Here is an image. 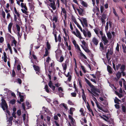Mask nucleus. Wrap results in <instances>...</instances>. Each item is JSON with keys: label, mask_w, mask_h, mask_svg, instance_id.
Listing matches in <instances>:
<instances>
[{"label": "nucleus", "mask_w": 126, "mask_h": 126, "mask_svg": "<svg viewBox=\"0 0 126 126\" xmlns=\"http://www.w3.org/2000/svg\"><path fill=\"white\" fill-rule=\"evenodd\" d=\"M53 83L51 80H50L48 85L49 87L51 88L52 90L54 91H55V87L53 85Z\"/></svg>", "instance_id": "nucleus-6"}, {"label": "nucleus", "mask_w": 126, "mask_h": 126, "mask_svg": "<svg viewBox=\"0 0 126 126\" xmlns=\"http://www.w3.org/2000/svg\"><path fill=\"white\" fill-rule=\"evenodd\" d=\"M87 108L89 111L91 112L92 115L94 116V115L93 112L91 109L90 108V106L88 104V105H87Z\"/></svg>", "instance_id": "nucleus-25"}, {"label": "nucleus", "mask_w": 126, "mask_h": 126, "mask_svg": "<svg viewBox=\"0 0 126 126\" xmlns=\"http://www.w3.org/2000/svg\"><path fill=\"white\" fill-rule=\"evenodd\" d=\"M73 33L74 34H75L76 35V36L79 37V31H78V30H77V35L76 34L75 32H73Z\"/></svg>", "instance_id": "nucleus-51"}, {"label": "nucleus", "mask_w": 126, "mask_h": 126, "mask_svg": "<svg viewBox=\"0 0 126 126\" xmlns=\"http://www.w3.org/2000/svg\"><path fill=\"white\" fill-rule=\"evenodd\" d=\"M79 111L81 112V115L82 116H84L85 115V113L83 112V110L82 108H81Z\"/></svg>", "instance_id": "nucleus-32"}, {"label": "nucleus", "mask_w": 126, "mask_h": 126, "mask_svg": "<svg viewBox=\"0 0 126 126\" xmlns=\"http://www.w3.org/2000/svg\"><path fill=\"white\" fill-rule=\"evenodd\" d=\"M71 19L72 21H73L75 24H78L77 22L75 17L73 16H72Z\"/></svg>", "instance_id": "nucleus-28"}, {"label": "nucleus", "mask_w": 126, "mask_h": 126, "mask_svg": "<svg viewBox=\"0 0 126 126\" xmlns=\"http://www.w3.org/2000/svg\"><path fill=\"white\" fill-rule=\"evenodd\" d=\"M1 107L4 110H5V108L6 109H8V106L6 102V101L4 98L2 99Z\"/></svg>", "instance_id": "nucleus-3"}, {"label": "nucleus", "mask_w": 126, "mask_h": 126, "mask_svg": "<svg viewBox=\"0 0 126 126\" xmlns=\"http://www.w3.org/2000/svg\"><path fill=\"white\" fill-rule=\"evenodd\" d=\"M52 2H51L49 6L51 7L53 9V10H54L56 9V7L55 6V2L53 0Z\"/></svg>", "instance_id": "nucleus-9"}, {"label": "nucleus", "mask_w": 126, "mask_h": 126, "mask_svg": "<svg viewBox=\"0 0 126 126\" xmlns=\"http://www.w3.org/2000/svg\"><path fill=\"white\" fill-rule=\"evenodd\" d=\"M123 51L125 53L126 52V47H123Z\"/></svg>", "instance_id": "nucleus-64"}, {"label": "nucleus", "mask_w": 126, "mask_h": 126, "mask_svg": "<svg viewBox=\"0 0 126 126\" xmlns=\"http://www.w3.org/2000/svg\"><path fill=\"white\" fill-rule=\"evenodd\" d=\"M102 39L103 41L104 44L105 45H106L109 42L108 41L105 36L103 35V36H102Z\"/></svg>", "instance_id": "nucleus-7"}, {"label": "nucleus", "mask_w": 126, "mask_h": 126, "mask_svg": "<svg viewBox=\"0 0 126 126\" xmlns=\"http://www.w3.org/2000/svg\"><path fill=\"white\" fill-rule=\"evenodd\" d=\"M107 69L108 72L110 73H112V69L110 66L109 65L107 66Z\"/></svg>", "instance_id": "nucleus-19"}, {"label": "nucleus", "mask_w": 126, "mask_h": 126, "mask_svg": "<svg viewBox=\"0 0 126 126\" xmlns=\"http://www.w3.org/2000/svg\"><path fill=\"white\" fill-rule=\"evenodd\" d=\"M68 101V103L70 105H74V104L73 102L71 101L70 100H69Z\"/></svg>", "instance_id": "nucleus-61"}, {"label": "nucleus", "mask_w": 126, "mask_h": 126, "mask_svg": "<svg viewBox=\"0 0 126 126\" xmlns=\"http://www.w3.org/2000/svg\"><path fill=\"white\" fill-rule=\"evenodd\" d=\"M58 17L57 15H54L53 16L52 21L53 22V24H54V23H56L58 21Z\"/></svg>", "instance_id": "nucleus-11"}, {"label": "nucleus", "mask_w": 126, "mask_h": 126, "mask_svg": "<svg viewBox=\"0 0 126 126\" xmlns=\"http://www.w3.org/2000/svg\"><path fill=\"white\" fill-rule=\"evenodd\" d=\"M93 82H94L95 84L97 83V81L96 80H95L94 79H90Z\"/></svg>", "instance_id": "nucleus-52"}, {"label": "nucleus", "mask_w": 126, "mask_h": 126, "mask_svg": "<svg viewBox=\"0 0 126 126\" xmlns=\"http://www.w3.org/2000/svg\"><path fill=\"white\" fill-rule=\"evenodd\" d=\"M17 113L18 116H20L21 114V110H20V109L17 110Z\"/></svg>", "instance_id": "nucleus-43"}, {"label": "nucleus", "mask_w": 126, "mask_h": 126, "mask_svg": "<svg viewBox=\"0 0 126 126\" xmlns=\"http://www.w3.org/2000/svg\"><path fill=\"white\" fill-rule=\"evenodd\" d=\"M72 96V97H75L76 95V94L75 93H72L71 94Z\"/></svg>", "instance_id": "nucleus-60"}, {"label": "nucleus", "mask_w": 126, "mask_h": 126, "mask_svg": "<svg viewBox=\"0 0 126 126\" xmlns=\"http://www.w3.org/2000/svg\"><path fill=\"white\" fill-rule=\"evenodd\" d=\"M122 79L121 80L119 81V85H120L121 87H122V82L123 83V80Z\"/></svg>", "instance_id": "nucleus-42"}, {"label": "nucleus", "mask_w": 126, "mask_h": 126, "mask_svg": "<svg viewBox=\"0 0 126 126\" xmlns=\"http://www.w3.org/2000/svg\"><path fill=\"white\" fill-rule=\"evenodd\" d=\"M8 125L9 126H11L12 125V121L8 120Z\"/></svg>", "instance_id": "nucleus-56"}, {"label": "nucleus", "mask_w": 126, "mask_h": 126, "mask_svg": "<svg viewBox=\"0 0 126 126\" xmlns=\"http://www.w3.org/2000/svg\"><path fill=\"white\" fill-rule=\"evenodd\" d=\"M100 50L102 52H105L107 50V47L106 46L105 47H104L103 43H100Z\"/></svg>", "instance_id": "nucleus-5"}, {"label": "nucleus", "mask_w": 126, "mask_h": 126, "mask_svg": "<svg viewBox=\"0 0 126 126\" xmlns=\"http://www.w3.org/2000/svg\"><path fill=\"white\" fill-rule=\"evenodd\" d=\"M47 49L48 50H49L51 48V46L50 44H49L48 41L47 42Z\"/></svg>", "instance_id": "nucleus-33"}, {"label": "nucleus", "mask_w": 126, "mask_h": 126, "mask_svg": "<svg viewBox=\"0 0 126 126\" xmlns=\"http://www.w3.org/2000/svg\"><path fill=\"white\" fill-rule=\"evenodd\" d=\"M59 95L60 97H63L64 94L61 92H59Z\"/></svg>", "instance_id": "nucleus-46"}, {"label": "nucleus", "mask_w": 126, "mask_h": 126, "mask_svg": "<svg viewBox=\"0 0 126 126\" xmlns=\"http://www.w3.org/2000/svg\"><path fill=\"white\" fill-rule=\"evenodd\" d=\"M121 64H118L116 65V68L117 70H118L121 66Z\"/></svg>", "instance_id": "nucleus-55"}, {"label": "nucleus", "mask_w": 126, "mask_h": 126, "mask_svg": "<svg viewBox=\"0 0 126 126\" xmlns=\"http://www.w3.org/2000/svg\"><path fill=\"white\" fill-rule=\"evenodd\" d=\"M64 60V58L62 56H61L60 58V61L59 62H63Z\"/></svg>", "instance_id": "nucleus-54"}, {"label": "nucleus", "mask_w": 126, "mask_h": 126, "mask_svg": "<svg viewBox=\"0 0 126 126\" xmlns=\"http://www.w3.org/2000/svg\"><path fill=\"white\" fill-rule=\"evenodd\" d=\"M74 109V108H70L69 110V113L70 114L72 115L73 114V110Z\"/></svg>", "instance_id": "nucleus-36"}, {"label": "nucleus", "mask_w": 126, "mask_h": 126, "mask_svg": "<svg viewBox=\"0 0 126 126\" xmlns=\"http://www.w3.org/2000/svg\"><path fill=\"white\" fill-rule=\"evenodd\" d=\"M58 40L59 42H61V38L60 34L58 36Z\"/></svg>", "instance_id": "nucleus-63"}, {"label": "nucleus", "mask_w": 126, "mask_h": 126, "mask_svg": "<svg viewBox=\"0 0 126 126\" xmlns=\"http://www.w3.org/2000/svg\"><path fill=\"white\" fill-rule=\"evenodd\" d=\"M34 69L36 71L39 72L40 71V67L38 66L35 65H33V66Z\"/></svg>", "instance_id": "nucleus-15"}, {"label": "nucleus", "mask_w": 126, "mask_h": 126, "mask_svg": "<svg viewBox=\"0 0 126 126\" xmlns=\"http://www.w3.org/2000/svg\"><path fill=\"white\" fill-rule=\"evenodd\" d=\"M100 10L101 13L102 14L104 11V7L103 6L101 5L100 7Z\"/></svg>", "instance_id": "nucleus-37"}, {"label": "nucleus", "mask_w": 126, "mask_h": 126, "mask_svg": "<svg viewBox=\"0 0 126 126\" xmlns=\"http://www.w3.org/2000/svg\"><path fill=\"white\" fill-rule=\"evenodd\" d=\"M74 61L75 62V68H74V70H75V71L77 75V76L78 77H79V73L77 71V63H76V59L75 58H74Z\"/></svg>", "instance_id": "nucleus-12"}, {"label": "nucleus", "mask_w": 126, "mask_h": 126, "mask_svg": "<svg viewBox=\"0 0 126 126\" xmlns=\"http://www.w3.org/2000/svg\"><path fill=\"white\" fill-rule=\"evenodd\" d=\"M85 80L87 83L88 85L92 88L91 91L88 90L89 92L92 94V95L93 97V100L95 101L96 100V98L93 97L94 96L96 97H98L99 96L100 93L99 90L98 89L95 87L87 79L85 78Z\"/></svg>", "instance_id": "nucleus-1"}, {"label": "nucleus", "mask_w": 126, "mask_h": 126, "mask_svg": "<svg viewBox=\"0 0 126 126\" xmlns=\"http://www.w3.org/2000/svg\"><path fill=\"white\" fill-rule=\"evenodd\" d=\"M76 49H77V52H78L79 51V46L77 44H76V45L75 46Z\"/></svg>", "instance_id": "nucleus-45"}, {"label": "nucleus", "mask_w": 126, "mask_h": 126, "mask_svg": "<svg viewBox=\"0 0 126 126\" xmlns=\"http://www.w3.org/2000/svg\"><path fill=\"white\" fill-rule=\"evenodd\" d=\"M119 101H120V100L116 97L115 99H114L115 103L118 104Z\"/></svg>", "instance_id": "nucleus-48"}, {"label": "nucleus", "mask_w": 126, "mask_h": 126, "mask_svg": "<svg viewBox=\"0 0 126 126\" xmlns=\"http://www.w3.org/2000/svg\"><path fill=\"white\" fill-rule=\"evenodd\" d=\"M30 24H26L25 25V31L27 34H28L29 32H31V30H33V28L30 25Z\"/></svg>", "instance_id": "nucleus-4"}, {"label": "nucleus", "mask_w": 126, "mask_h": 126, "mask_svg": "<svg viewBox=\"0 0 126 126\" xmlns=\"http://www.w3.org/2000/svg\"><path fill=\"white\" fill-rule=\"evenodd\" d=\"M19 96L20 98V101L21 102H23L24 100V96L23 95H21V93L20 92H19Z\"/></svg>", "instance_id": "nucleus-21"}, {"label": "nucleus", "mask_w": 126, "mask_h": 126, "mask_svg": "<svg viewBox=\"0 0 126 126\" xmlns=\"http://www.w3.org/2000/svg\"><path fill=\"white\" fill-rule=\"evenodd\" d=\"M74 87L75 89V91H77V87L76 86V85L75 83L74 82Z\"/></svg>", "instance_id": "nucleus-57"}, {"label": "nucleus", "mask_w": 126, "mask_h": 126, "mask_svg": "<svg viewBox=\"0 0 126 126\" xmlns=\"http://www.w3.org/2000/svg\"><path fill=\"white\" fill-rule=\"evenodd\" d=\"M16 114V113L15 112H13L12 113V117H14L15 118H16V116L15 115Z\"/></svg>", "instance_id": "nucleus-62"}, {"label": "nucleus", "mask_w": 126, "mask_h": 126, "mask_svg": "<svg viewBox=\"0 0 126 126\" xmlns=\"http://www.w3.org/2000/svg\"><path fill=\"white\" fill-rule=\"evenodd\" d=\"M87 35L88 37L89 38H90L91 36V32L89 31H87L86 32Z\"/></svg>", "instance_id": "nucleus-34"}, {"label": "nucleus", "mask_w": 126, "mask_h": 126, "mask_svg": "<svg viewBox=\"0 0 126 126\" xmlns=\"http://www.w3.org/2000/svg\"><path fill=\"white\" fill-rule=\"evenodd\" d=\"M45 89L46 90V92L47 93H49V91L48 89V87L47 84H46L45 85Z\"/></svg>", "instance_id": "nucleus-29"}, {"label": "nucleus", "mask_w": 126, "mask_h": 126, "mask_svg": "<svg viewBox=\"0 0 126 126\" xmlns=\"http://www.w3.org/2000/svg\"><path fill=\"white\" fill-rule=\"evenodd\" d=\"M79 29L83 33L85 37L87 36L86 32L84 30H82L81 27L79 26Z\"/></svg>", "instance_id": "nucleus-18"}, {"label": "nucleus", "mask_w": 126, "mask_h": 126, "mask_svg": "<svg viewBox=\"0 0 126 126\" xmlns=\"http://www.w3.org/2000/svg\"><path fill=\"white\" fill-rule=\"evenodd\" d=\"M113 12L116 16L118 17V15L117 14L115 9L114 8L113 9Z\"/></svg>", "instance_id": "nucleus-44"}, {"label": "nucleus", "mask_w": 126, "mask_h": 126, "mask_svg": "<svg viewBox=\"0 0 126 126\" xmlns=\"http://www.w3.org/2000/svg\"><path fill=\"white\" fill-rule=\"evenodd\" d=\"M17 80L18 82V83L20 84H21L22 83V80L21 79H19V78H18L17 79Z\"/></svg>", "instance_id": "nucleus-53"}, {"label": "nucleus", "mask_w": 126, "mask_h": 126, "mask_svg": "<svg viewBox=\"0 0 126 126\" xmlns=\"http://www.w3.org/2000/svg\"><path fill=\"white\" fill-rule=\"evenodd\" d=\"M49 52H48L47 49V48H45V54L43 55L44 57H46L48 56V55L49 54Z\"/></svg>", "instance_id": "nucleus-24"}, {"label": "nucleus", "mask_w": 126, "mask_h": 126, "mask_svg": "<svg viewBox=\"0 0 126 126\" xmlns=\"http://www.w3.org/2000/svg\"><path fill=\"white\" fill-rule=\"evenodd\" d=\"M4 41V39L2 37H0V43H3Z\"/></svg>", "instance_id": "nucleus-47"}, {"label": "nucleus", "mask_w": 126, "mask_h": 126, "mask_svg": "<svg viewBox=\"0 0 126 126\" xmlns=\"http://www.w3.org/2000/svg\"><path fill=\"white\" fill-rule=\"evenodd\" d=\"M92 41L94 44L96 46L98 45L99 42L98 40L95 37L92 38Z\"/></svg>", "instance_id": "nucleus-10"}, {"label": "nucleus", "mask_w": 126, "mask_h": 126, "mask_svg": "<svg viewBox=\"0 0 126 126\" xmlns=\"http://www.w3.org/2000/svg\"><path fill=\"white\" fill-rule=\"evenodd\" d=\"M106 18L107 16L106 15L103 13V14L102 15V17L101 18L106 19Z\"/></svg>", "instance_id": "nucleus-49"}, {"label": "nucleus", "mask_w": 126, "mask_h": 126, "mask_svg": "<svg viewBox=\"0 0 126 126\" xmlns=\"http://www.w3.org/2000/svg\"><path fill=\"white\" fill-rule=\"evenodd\" d=\"M96 105L97 107L98 108V109H99L101 110H103V109L102 107H101L98 104H96Z\"/></svg>", "instance_id": "nucleus-50"}, {"label": "nucleus", "mask_w": 126, "mask_h": 126, "mask_svg": "<svg viewBox=\"0 0 126 126\" xmlns=\"http://www.w3.org/2000/svg\"><path fill=\"white\" fill-rule=\"evenodd\" d=\"M62 66L63 68V70H64L65 72L67 67V63H64L63 64H62Z\"/></svg>", "instance_id": "nucleus-30"}, {"label": "nucleus", "mask_w": 126, "mask_h": 126, "mask_svg": "<svg viewBox=\"0 0 126 126\" xmlns=\"http://www.w3.org/2000/svg\"><path fill=\"white\" fill-rule=\"evenodd\" d=\"M16 102V100L15 99H13L11 100L10 101V103L12 105L14 104Z\"/></svg>", "instance_id": "nucleus-35"}, {"label": "nucleus", "mask_w": 126, "mask_h": 126, "mask_svg": "<svg viewBox=\"0 0 126 126\" xmlns=\"http://www.w3.org/2000/svg\"><path fill=\"white\" fill-rule=\"evenodd\" d=\"M85 11L84 8H81L79 6V15L83 16L84 15Z\"/></svg>", "instance_id": "nucleus-8"}, {"label": "nucleus", "mask_w": 126, "mask_h": 126, "mask_svg": "<svg viewBox=\"0 0 126 126\" xmlns=\"http://www.w3.org/2000/svg\"><path fill=\"white\" fill-rule=\"evenodd\" d=\"M79 20L80 21L81 24H87V20L85 18H82L81 19H79Z\"/></svg>", "instance_id": "nucleus-14"}, {"label": "nucleus", "mask_w": 126, "mask_h": 126, "mask_svg": "<svg viewBox=\"0 0 126 126\" xmlns=\"http://www.w3.org/2000/svg\"><path fill=\"white\" fill-rule=\"evenodd\" d=\"M13 14L14 16V20L16 23V24H19L21 23V22L20 20H19V22L17 21V18L16 17V15L15 14H14V12H13Z\"/></svg>", "instance_id": "nucleus-16"}, {"label": "nucleus", "mask_w": 126, "mask_h": 126, "mask_svg": "<svg viewBox=\"0 0 126 126\" xmlns=\"http://www.w3.org/2000/svg\"><path fill=\"white\" fill-rule=\"evenodd\" d=\"M80 3L82 6L85 7H87L88 6L87 3L83 1H82L81 2H80Z\"/></svg>", "instance_id": "nucleus-20"}, {"label": "nucleus", "mask_w": 126, "mask_h": 126, "mask_svg": "<svg viewBox=\"0 0 126 126\" xmlns=\"http://www.w3.org/2000/svg\"><path fill=\"white\" fill-rule=\"evenodd\" d=\"M21 10L22 12L25 14L26 15H28V14H27V13H28V12H27L26 11H27V10H26L25 9V10H23L22 9H21Z\"/></svg>", "instance_id": "nucleus-39"}, {"label": "nucleus", "mask_w": 126, "mask_h": 126, "mask_svg": "<svg viewBox=\"0 0 126 126\" xmlns=\"http://www.w3.org/2000/svg\"><path fill=\"white\" fill-rule=\"evenodd\" d=\"M122 110L123 112H124L123 113H124L126 112V108L125 106H122Z\"/></svg>", "instance_id": "nucleus-40"}, {"label": "nucleus", "mask_w": 126, "mask_h": 126, "mask_svg": "<svg viewBox=\"0 0 126 126\" xmlns=\"http://www.w3.org/2000/svg\"><path fill=\"white\" fill-rule=\"evenodd\" d=\"M13 12H14V14H15L18 17V18H19L20 17V14L17 12L16 8L15 7H14V11L13 12Z\"/></svg>", "instance_id": "nucleus-17"}, {"label": "nucleus", "mask_w": 126, "mask_h": 126, "mask_svg": "<svg viewBox=\"0 0 126 126\" xmlns=\"http://www.w3.org/2000/svg\"><path fill=\"white\" fill-rule=\"evenodd\" d=\"M13 24H9L8 26V30L9 32L10 33H11V29L12 26Z\"/></svg>", "instance_id": "nucleus-31"}, {"label": "nucleus", "mask_w": 126, "mask_h": 126, "mask_svg": "<svg viewBox=\"0 0 126 126\" xmlns=\"http://www.w3.org/2000/svg\"><path fill=\"white\" fill-rule=\"evenodd\" d=\"M107 37L109 39H111L112 38V35L110 32H109L107 33Z\"/></svg>", "instance_id": "nucleus-27"}, {"label": "nucleus", "mask_w": 126, "mask_h": 126, "mask_svg": "<svg viewBox=\"0 0 126 126\" xmlns=\"http://www.w3.org/2000/svg\"><path fill=\"white\" fill-rule=\"evenodd\" d=\"M81 89L82 90V98L83 99L85 100V99H86L85 95L84 93L83 89Z\"/></svg>", "instance_id": "nucleus-26"}, {"label": "nucleus", "mask_w": 126, "mask_h": 126, "mask_svg": "<svg viewBox=\"0 0 126 126\" xmlns=\"http://www.w3.org/2000/svg\"><path fill=\"white\" fill-rule=\"evenodd\" d=\"M16 27L18 32H20V27L18 24H16Z\"/></svg>", "instance_id": "nucleus-38"}, {"label": "nucleus", "mask_w": 126, "mask_h": 126, "mask_svg": "<svg viewBox=\"0 0 126 126\" xmlns=\"http://www.w3.org/2000/svg\"><path fill=\"white\" fill-rule=\"evenodd\" d=\"M125 65L124 64H122L121 66L120 69L121 71L122 72H123L125 71Z\"/></svg>", "instance_id": "nucleus-22"}, {"label": "nucleus", "mask_w": 126, "mask_h": 126, "mask_svg": "<svg viewBox=\"0 0 126 126\" xmlns=\"http://www.w3.org/2000/svg\"><path fill=\"white\" fill-rule=\"evenodd\" d=\"M79 53L80 54V56L82 58H84L85 59H87V58L85 55L82 52L79 48Z\"/></svg>", "instance_id": "nucleus-13"}, {"label": "nucleus", "mask_w": 126, "mask_h": 126, "mask_svg": "<svg viewBox=\"0 0 126 126\" xmlns=\"http://www.w3.org/2000/svg\"><path fill=\"white\" fill-rule=\"evenodd\" d=\"M79 39H80V45L82 48L87 53L89 52L90 50L88 48V45L83 40V39L81 38V36L79 33Z\"/></svg>", "instance_id": "nucleus-2"}, {"label": "nucleus", "mask_w": 126, "mask_h": 126, "mask_svg": "<svg viewBox=\"0 0 126 126\" xmlns=\"http://www.w3.org/2000/svg\"><path fill=\"white\" fill-rule=\"evenodd\" d=\"M53 103L55 105L59 104V102L57 100L54 101L53 102Z\"/></svg>", "instance_id": "nucleus-59"}, {"label": "nucleus", "mask_w": 126, "mask_h": 126, "mask_svg": "<svg viewBox=\"0 0 126 126\" xmlns=\"http://www.w3.org/2000/svg\"><path fill=\"white\" fill-rule=\"evenodd\" d=\"M61 8L63 13L64 14H66V11L65 9L64 8H63L62 7Z\"/></svg>", "instance_id": "nucleus-41"}, {"label": "nucleus", "mask_w": 126, "mask_h": 126, "mask_svg": "<svg viewBox=\"0 0 126 126\" xmlns=\"http://www.w3.org/2000/svg\"><path fill=\"white\" fill-rule=\"evenodd\" d=\"M2 15L3 17L4 18H5V14L4 11H2Z\"/></svg>", "instance_id": "nucleus-58"}, {"label": "nucleus", "mask_w": 126, "mask_h": 126, "mask_svg": "<svg viewBox=\"0 0 126 126\" xmlns=\"http://www.w3.org/2000/svg\"><path fill=\"white\" fill-rule=\"evenodd\" d=\"M121 75V73L120 72H118L116 74V76L117 78V79H116L117 81L118 79L120 78Z\"/></svg>", "instance_id": "nucleus-23"}]
</instances>
